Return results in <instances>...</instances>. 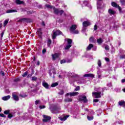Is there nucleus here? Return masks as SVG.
Here are the masks:
<instances>
[{
	"label": "nucleus",
	"mask_w": 125,
	"mask_h": 125,
	"mask_svg": "<svg viewBox=\"0 0 125 125\" xmlns=\"http://www.w3.org/2000/svg\"><path fill=\"white\" fill-rule=\"evenodd\" d=\"M50 109L53 114H58V113H59V111L61 110V108L60 106H54L53 107H51Z\"/></svg>",
	"instance_id": "obj_1"
},
{
	"label": "nucleus",
	"mask_w": 125,
	"mask_h": 125,
	"mask_svg": "<svg viewBox=\"0 0 125 125\" xmlns=\"http://www.w3.org/2000/svg\"><path fill=\"white\" fill-rule=\"evenodd\" d=\"M62 32L60 30H53L52 35L53 40H55L57 36H59V35H62Z\"/></svg>",
	"instance_id": "obj_2"
},
{
	"label": "nucleus",
	"mask_w": 125,
	"mask_h": 125,
	"mask_svg": "<svg viewBox=\"0 0 125 125\" xmlns=\"http://www.w3.org/2000/svg\"><path fill=\"white\" fill-rule=\"evenodd\" d=\"M54 10V14H56V15H62L63 13H64V11L62 10H59L55 7L53 8Z\"/></svg>",
	"instance_id": "obj_3"
},
{
	"label": "nucleus",
	"mask_w": 125,
	"mask_h": 125,
	"mask_svg": "<svg viewBox=\"0 0 125 125\" xmlns=\"http://www.w3.org/2000/svg\"><path fill=\"white\" fill-rule=\"evenodd\" d=\"M96 91H98V92H93L92 93V96L94 98H101V92H99V90H96V89H95Z\"/></svg>",
	"instance_id": "obj_4"
},
{
	"label": "nucleus",
	"mask_w": 125,
	"mask_h": 125,
	"mask_svg": "<svg viewBox=\"0 0 125 125\" xmlns=\"http://www.w3.org/2000/svg\"><path fill=\"white\" fill-rule=\"evenodd\" d=\"M17 22H25L26 23H32L33 22V21L30 19H27V18H22L19 20Z\"/></svg>",
	"instance_id": "obj_5"
},
{
	"label": "nucleus",
	"mask_w": 125,
	"mask_h": 125,
	"mask_svg": "<svg viewBox=\"0 0 125 125\" xmlns=\"http://www.w3.org/2000/svg\"><path fill=\"white\" fill-rule=\"evenodd\" d=\"M52 59L53 61H55L56 59H58L59 58V56H60V54L58 53H55L54 54H52L51 55Z\"/></svg>",
	"instance_id": "obj_6"
},
{
	"label": "nucleus",
	"mask_w": 125,
	"mask_h": 125,
	"mask_svg": "<svg viewBox=\"0 0 125 125\" xmlns=\"http://www.w3.org/2000/svg\"><path fill=\"white\" fill-rule=\"evenodd\" d=\"M42 117L43 118V119H42V121L44 123H46L47 122H49V121H50V120H51V117L50 116H47L45 115H43Z\"/></svg>",
	"instance_id": "obj_7"
},
{
	"label": "nucleus",
	"mask_w": 125,
	"mask_h": 125,
	"mask_svg": "<svg viewBox=\"0 0 125 125\" xmlns=\"http://www.w3.org/2000/svg\"><path fill=\"white\" fill-rule=\"evenodd\" d=\"M79 101H83L84 103H86L88 101L85 96H80L79 98Z\"/></svg>",
	"instance_id": "obj_8"
},
{
	"label": "nucleus",
	"mask_w": 125,
	"mask_h": 125,
	"mask_svg": "<svg viewBox=\"0 0 125 125\" xmlns=\"http://www.w3.org/2000/svg\"><path fill=\"white\" fill-rule=\"evenodd\" d=\"M97 9H102V0H97Z\"/></svg>",
	"instance_id": "obj_9"
},
{
	"label": "nucleus",
	"mask_w": 125,
	"mask_h": 125,
	"mask_svg": "<svg viewBox=\"0 0 125 125\" xmlns=\"http://www.w3.org/2000/svg\"><path fill=\"white\" fill-rule=\"evenodd\" d=\"M111 4L112 6H113V7H115L116 8H118L119 11H121V10H122V8H121V7H120V6H119V5L116 4V2H111Z\"/></svg>",
	"instance_id": "obj_10"
},
{
	"label": "nucleus",
	"mask_w": 125,
	"mask_h": 125,
	"mask_svg": "<svg viewBox=\"0 0 125 125\" xmlns=\"http://www.w3.org/2000/svg\"><path fill=\"white\" fill-rule=\"evenodd\" d=\"M69 117H70V115H67L66 116H62L59 117V120H60V121H62V122H64L66 121V120H67V119H68Z\"/></svg>",
	"instance_id": "obj_11"
},
{
	"label": "nucleus",
	"mask_w": 125,
	"mask_h": 125,
	"mask_svg": "<svg viewBox=\"0 0 125 125\" xmlns=\"http://www.w3.org/2000/svg\"><path fill=\"white\" fill-rule=\"evenodd\" d=\"M83 27H88L90 26V22L88 21H84L83 22Z\"/></svg>",
	"instance_id": "obj_12"
},
{
	"label": "nucleus",
	"mask_w": 125,
	"mask_h": 125,
	"mask_svg": "<svg viewBox=\"0 0 125 125\" xmlns=\"http://www.w3.org/2000/svg\"><path fill=\"white\" fill-rule=\"evenodd\" d=\"M68 76H69L71 78H79L80 77L79 75L76 74L75 73H69L68 74Z\"/></svg>",
	"instance_id": "obj_13"
},
{
	"label": "nucleus",
	"mask_w": 125,
	"mask_h": 125,
	"mask_svg": "<svg viewBox=\"0 0 125 125\" xmlns=\"http://www.w3.org/2000/svg\"><path fill=\"white\" fill-rule=\"evenodd\" d=\"M42 85L46 89H48L49 88V85H48V83H47L45 81H43L42 83Z\"/></svg>",
	"instance_id": "obj_14"
},
{
	"label": "nucleus",
	"mask_w": 125,
	"mask_h": 125,
	"mask_svg": "<svg viewBox=\"0 0 125 125\" xmlns=\"http://www.w3.org/2000/svg\"><path fill=\"white\" fill-rule=\"evenodd\" d=\"M83 77H87V78H94V75L93 74L89 73L84 74Z\"/></svg>",
	"instance_id": "obj_15"
},
{
	"label": "nucleus",
	"mask_w": 125,
	"mask_h": 125,
	"mask_svg": "<svg viewBox=\"0 0 125 125\" xmlns=\"http://www.w3.org/2000/svg\"><path fill=\"white\" fill-rule=\"evenodd\" d=\"M33 6H35V7H38V8H42V6L41 4H39V3L37 2H34L33 3Z\"/></svg>",
	"instance_id": "obj_16"
},
{
	"label": "nucleus",
	"mask_w": 125,
	"mask_h": 125,
	"mask_svg": "<svg viewBox=\"0 0 125 125\" xmlns=\"http://www.w3.org/2000/svg\"><path fill=\"white\" fill-rule=\"evenodd\" d=\"M71 63L72 62V60H67V61H65V60H62L61 61V64H64V63Z\"/></svg>",
	"instance_id": "obj_17"
},
{
	"label": "nucleus",
	"mask_w": 125,
	"mask_h": 125,
	"mask_svg": "<svg viewBox=\"0 0 125 125\" xmlns=\"http://www.w3.org/2000/svg\"><path fill=\"white\" fill-rule=\"evenodd\" d=\"M76 29H77V25H72L70 27V31L71 32H74V31H75V30H76Z\"/></svg>",
	"instance_id": "obj_18"
},
{
	"label": "nucleus",
	"mask_w": 125,
	"mask_h": 125,
	"mask_svg": "<svg viewBox=\"0 0 125 125\" xmlns=\"http://www.w3.org/2000/svg\"><path fill=\"white\" fill-rule=\"evenodd\" d=\"M37 33L40 38H42V28L38 29Z\"/></svg>",
	"instance_id": "obj_19"
},
{
	"label": "nucleus",
	"mask_w": 125,
	"mask_h": 125,
	"mask_svg": "<svg viewBox=\"0 0 125 125\" xmlns=\"http://www.w3.org/2000/svg\"><path fill=\"white\" fill-rule=\"evenodd\" d=\"M118 105L119 106H122L123 107H125V102L124 101H121L118 102Z\"/></svg>",
	"instance_id": "obj_20"
},
{
	"label": "nucleus",
	"mask_w": 125,
	"mask_h": 125,
	"mask_svg": "<svg viewBox=\"0 0 125 125\" xmlns=\"http://www.w3.org/2000/svg\"><path fill=\"white\" fill-rule=\"evenodd\" d=\"M14 12H17V10L9 9L6 11V13H13Z\"/></svg>",
	"instance_id": "obj_21"
},
{
	"label": "nucleus",
	"mask_w": 125,
	"mask_h": 125,
	"mask_svg": "<svg viewBox=\"0 0 125 125\" xmlns=\"http://www.w3.org/2000/svg\"><path fill=\"white\" fill-rule=\"evenodd\" d=\"M108 13H109L110 15H114L116 14V12H115V11L113 10L112 9H109L108 10Z\"/></svg>",
	"instance_id": "obj_22"
},
{
	"label": "nucleus",
	"mask_w": 125,
	"mask_h": 125,
	"mask_svg": "<svg viewBox=\"0 0 125 125\" xmlns=\"http://www.w3.org/2000/svg\"><path fill=\"white\" fill-rule=\"evenodd\" d=\"M2 99L4 101H6L7 100H8L9 99H10V95H8V96H6L3 97L2 98Z\"/></svg>",
	"instance_id": "obj_23"
},
{
	"label": "nucleus",
	"mask_w": 125,
	"mask_h": 125,
	"mask_svg": "<svg viewBox=\"0 0 125 125\" xmlns=\"http://www.w3.org/2000/svg\"><path fill=\"white\" fill-rule=\"evenodd\" d=\"M79 92H70L69 93V96H76L77 95H78Z\"/></svg>",
	"instance_id": "obj_24"
},
{
	"label": "nucleus",
	"mask_w": 125,
	"mask_h": 125,
	"mask_svg": "<svg viewBox=\"0 0 125 125\" xmlns=\"http://www.w3.org/2000/svg\"><path fill=\"white\" fill-rule=\"evenodd\" d=\"M13 98L14 99V100H15V101H19V97H18V96H17V95H13Z\"/></svg>",
	"instance_id": "obj_25"
},
{
	"label": "nucleus",
	"mask_w": 125,
	"mask_h": 125,
	"mask_svg": "<svg viewBox=\"0 0 125 125\" xmlns=\"http://www.w3.org/2000/svg\"><path fill=\"white\" fill-rule=\"evenodd\" d=\"M15 2L17 4H23L24 3V1L20 0H16Z\"/></svg>",
	"instance_id": "obj_26"
},
{
	"label": "nucleus",
	"mask_w": 125,
	"mask_h": 125,
	"mask_svg": "<svg viewBox=\"0 0 125 125\" xmlns=\"http://www.w3.org/2000/svg\"><path fill=\"white\" fill-rule=\"evenodd\" d=\"M97 42H98L99 44H101V43L103 42V40H102V38H99L97 40Z\"/></svg>",
	"instance_id": "obj_27"
},
{
	"label": "nucleus",
	"mask_w": 125,
	"mask_h": 125,
	"mask_svg": "<svg viewBox=\"0 0 125 125\" xmlns=\"http://www.w3.org/2000/svg\"><path fill=\"white\" fill-rule=\"evenodd\" d=\"M97 75H98V79H101V71H100V69H99L97 71Z\"/></svg>",
	"instance_id": "obj_28"
},
{
	"label": "nucleus",
	"mask_w": 125,
	"mask_h": 125,
	"mask_svg": "<svg viewBox=\"0 0 125 125\" xmlns=\"http://www.w3.org/2000/svg\"><path fill=\"white\" fill-rule=\"evenodd\" d=\"M93 47V45L92 44H90L87 47V50H90L91 48Z\"/></svg>",
	"instance_id": "obj_29"
},
{
	"label": "nucleus",
	"mask_w": 125,
	"mask_h": 125,
	"mask_svg": "<svg viewBox=\"0 0 125 125\" xmlns=\"http://www.w3.org/2000/svg\"><path fill=\"white\" fill-rule=\"evenodd\" d=\"M65 102H72L73 100L71 98H67L64 100Z\"/></svg>",
	"instance_id": "obj_30"
},
{
	"label": "nucleus",
	"mask_w": 125,
	"mask_h": 125,
	"mask_svg": "<svg viewBox=\"0 0 125 125\" xmlns=\"http://www.w3.org/2000/svg\"><path fill=\"white\" fill-rule=\"evenodd\" d=\"M87 118L88 121H92V120H93V116H90L89 115H88L87 116Z\"/></svg>",
	"instance_id": "obj_31"
},
{
	"label": "nucleus",
	"mask_w": 125,
	"mask_h": 125,
	"mask_svg": "<svg viewBox=\"0 0 125 125\" xmlns=\"http://www.w3.org/2000/svg\"><path fill=\"white\" fill-rule=\"evenodd\" d=\"M87 4H88L87 1H84L82 4V6H87Z\"/></svg>",
	"instance_id": "obj_32"
},
{
	"label": "nucleus",
	"mask_w": 125,
	"mask_h": 125,
	"mask_svg": "<svg viewBox=\"0 0 125 125\" xmlns=\"http://www.w3.org/2000/svg\"><path fill=\"white\" fill-rule=\"evenodd\" d=\"M78 83H84V79H83L78 82Z\"/></svg>",
	"instance_id": "obj_33"
},
{
	"label": "nucleus",
	"mask_w": 125,
	"mask_h": 125,
	"mask_svg": "<svg viewBox=\"0 0 125 125\" xmlns=\"http://www.w3.org/2000/svg\"><path fill=\"white\" fill-rule=\"evenodd\" d=\"M13 117V113L10 112L9 113V114L8 115V118L9 119H11V118H12Z\"/></svg>",
	"instance_id": "obj_34"
},
{
	"label": "nucleus",
	"mask_w": 125,
	"mask_h": 125,
	"mask_svg": "<svg viewBox=\"0 0 125 125\" xmlns=\"http://www.w3.org/2000/svg\"><path fill=\"white\" fill-rule=\"evenodd\" d=\"M45 6L46 7H47V8H50V9H51L52 8H53V7L52 6H51L50 5H49V4H45Z\"/></svg>",
	"instance_id": "obj_35"
},
{
	"label": "nucleus",
	"mask_w": 125,
	"mask_h": 125,
	"mask_svg": "<svg viewBox=\"0 0 125 125\" xmlns=\"http://www.w3.org/2000/svg\"><path fill=\"white\" fill-rule=\"evenodd\" d=\"M51 40L48 39L47 41V46H50V44H51Z\"/></svg>",
	"instance_id": "obj_36"
},
{
	"label": "nucleus",
	"mask_w": 125,
	"mask_h": 125,
	"mask_svg": "<svg viewBox=\"0 0 125 125\" xmlns=\"http://www.w3.org/2000/svg\"><path fill=\"white\" fill-rule=\"evenodd\" d=\"M57 85H58V83H55L51 84V87H55V86H57Z\"/></svg>",
	"instance_id": "obj_37"
},
{
	"label": "nucleus",
	"mask_w": 125,
	"mask_h": 125,
	"mask_svg": "<svg viewBox=\"0 0 125 125\" xmlns=\"http://www.w3.org/2000/svg\"><path fill=\"white\" fill-rule=\"evenodd\" d=\"M28 74H29V72H28V71H26L22 74V77H23V78H25V77H27V76L28 75Z\"/></svg>",
	"instance_id": "obj_38"
},
{
	"label": "nucleus",
	"mask_w": 125,
	"mask_h": 125,
	"mask_svg": "<svg viewBox=\"0 0 125 125\" xmlns=\"http://www.w3.org/2000/svg\"><path fill=\"white\" fill-rule=\"evenodd\" d=\"M67 43H68V44H72V41L71 39H67Z\"/></svg>",
	"instance_id": "obj_39"
},
{
	"label": "nucleus",
	"mask_w": 125,
	"mask_h": 125,
	"mask_svg": "<svg viewBox=\"0 0 125 125\" xmlns=\"http://www.w3.org/2000/svg\"><path fill=\"white\" fill-rule=\"evenodd\" d=\"M72 46V45L71 44H68L65 47V49L66 50H67V49H69V48H70V47H71Z\"/></svg>",
	"instance_id": "obj_40"
},
{
	"label": "nucleus",
	"mask_w": 125,
	"mask_h": 125,
	"mask_svg": "<svg viewBox=\"0 0 125 125\" xmlns=\"http://www.w3.org/2000/svg\"><path fill=\"white\" fill-rule=\"evenodd\" d=\"M10 113V110H5L4 111V114H5V115H9Z\"/></svg>",
	"instance_id": "obj_41"
},
{
	"label": "nucleus",
	"mask_w": 125,
	"mask_h": 125,
	"mask_svg": "<svg viewBox=\"0 0 125 125\" xmlns=\"http://www.w3.org/2000/svg\"><path fill=\"white\" fill-rule=\"evenodd\" d=\"M85 31H86V27L83 26V28H82L83 33H85Z\"/></svg>",
	"instance_id": "obj_42"
},
{
	"label": "nucleus",
	"mask_w": 125,
	"mask_h": 125,
	"mask_svg": "<svg viewBox=\"0 0 125 125\" xmlns=\"http://www.w3.org/2000/svg\"><path fill=\"white\" fill-rule=\"evenodd\" d=\"M90 42H94V39H93V37H91L89 39Z\"/></svg>",
	"instance_id": "obj_43"
},
{
	"label": "nucleus",
	"mask_w": 125,
	"mask_h": 125,
	"mask_svg": "<svg viewBox=\"0 0 125 125\" xmlns=\"http://www.w3.org/2000/svg\"><path fill=\"white\" fill-rule=\"evenodd\" d=\"M14 82H15V83H17L18 82H20V78H15L14 80Z\"/></svg>",
	"instance_id": "obj_44"
},
{
	"label": "nucleus",
	"mask_w": 125,
	"mask_h": 125,
	"mask_svg": "<svg viewBox=\"0 0 125 125\" xmlns=\"http://www.w3.org/2000/svg\"><path fill=\"white\" fill-rule=\"evenodd\" d=\"M71 33L72 34H75L76 35H77V34H79V31L78 30H73V31L71 32Z\"/></svg>",
	"instance_id": "obj_45"
},
{
	"label": "nucleus",
	"mask_w": 125,
	"mask_h": 125,
	"mask_svg": "<svg viewBox=\"0 0 125 125\" xmlns=\"http://www.w3.org/2000/svg\"><path fill=\"white\" fill-rule=\"evenodd\" d=\"M58 94L60 95H63V94H64V91L63 90H61L59 93Z\"/></svg>",
	"instance_id": "obj_46"
},
{
	"label": "nucleus",
	"mask_w": 125,
	"mask_h": 125,
	"mask_svg": "<svg viewBox=\"0 0 125 125\" xmlns=\"http://www.w3.org/2000/svg\"><path fill=\"white\" fill-rule=\"evenodd\" d=\"M120 1L122 5H125V0H120Z\"/></svg>",
	"instance_id": "obj_47"
},
{
	"label": "nucleus",
	"mask_w": 125,
	"mask_h": 125,
	"mask_svg": "<svg viewBox=\"0 0 125 125\" xmlns=\"http://www.w3.org/2000/svg\"><path fill=\"white\" fill-rule=\"evenodd\" d=\"M101 61H100V60H99L98 61V65L99 66V67H101Z\"/></svg>",
	"instance_id": "obj_48"
},
{
	"label": "nucleus",
	"mask_w": 125,
	"mask_h": 125,
	"mask_svg": "<svg viewBox=\"0 0 125 125\" xmlns=\"http://www.w3.org/2000/svg\"><path fill=\"white\" fill-rule=\"evenodd\" d=\"M104 48L105 50H109L110 49V48H109V45H105Z\"/></svg>",
	"instance_id": "obj_49"
},
{
	"label": "nucleus",
	"mask_w": 125,
	"mask_h": 125,
	"mask_svg": "<svg viewBox=\"0 0 125 125\" xmlns=\"http://www.w3.org/2000/svg\"><path fill=\"white\" fill-rule=\"evenodd\" d=\"M7 23H8V20H6L4 21V26H6V25H7Z\"/></svg>",
	"instance_id": "obj_50"
},
{
	"label": "nucleus",
	"mask_w": 125,
	"mask_h": 125,
	"mask_svg": "<svg viewBox=\"0 0 125 125\" xmlns=\"http://www.w3.org/2000/svg\"><path fill=\"white\" fill-rule=\"evenodd\" d=\"M97 113H98V114H100H100H101V113H102V110H101V109H99V110H97Z\"/></svg>",
	"instance_id": "obj_51"
},
{
	"label": "nucleus",
	"mask_w": 125,
	"mask_h": 125,
	"mask_svg": "<svg viewBox=\"0 0 125 125\" xmlns=\"http://www.w3.org/2000/svg\"><path fill=\"white\" fill-rule=\"evenodd\" d=\"M80 86H77L75 89H74V91H78V90H80Z\"/></svg>",
	"instance_id": "obj_52"
},
{
	"label": "nucleus",
	"mask_w": 125,
	"mask_h": 125,
	"mask_svg": "<svg viewBox=\"0 0 125 125\" xmlns=\"http://www.w3.org/2000/svg\"><path fill=\"white\" fill-rule=\"evenodd\" d=\"M40 109H44V108H45V105H40L39 106Z\"/></svg>",
	"instance_id": "obj_53"
},
{
	"label": "nucleus",
	"mask_w": 125,
	"mask_h": 125,
	"mask_svg": "<svg viewBox=\"0 0 125 125\" xmlns=\"http://www.w3.org/2000/svg\"><path fill=\"white\" fill-rule=\"evenodd\" d=\"M119 52L121 54H122V53H125V51H124L123 49H120V50H119Z\"/></svg>",
	"instance_id": "obj_54"
},
{
	"label": "nucleus",
	"mask_w": 125,
	"mask_h": 125,
	"mask_svg": "<svg viewBox=\"0 0 125 125\" xmlns=\"http://www.w3.org/2000/svg\"><path fill=\"white\" fill-rule=\"evenodd\" d=\"M32 81H37V77L36 76L32 77Z\"/></svg>",
	"instance_id": "obj_55"
},
{
	"label": "nucleus",
	"mask_w": 125,
	"mask_h": 125,
	"mask_svg": "<svg viewBox=\"0 0 125 125\" xmlns=\"http://www.w3.org/2000/svg\"><path fill=\"white\" fill-rule=\"evenodd\" d=\"M40 102H41V101H40V100L36 101H35V105H38V104H39Z\"/></svg>",
	"instance_id": "obj_56"
},
{
	"label": "nucleus",
	"mask_w": 125,
	"mask_h": 125,
	"mask_svg": "<svg viewBox=\"0 0 125 125\" xmlns=\"http://www.w3.org/2000/svg\"><path fill=\"white\" fill-rule=\"evenodd\" d=\"M0 75H1V76H5L4 72L2 71H1L0 72Z\"/></svg>",
	"instance_id": "obj_57"
},
{
	"label": "nucleus",
	"mask_w": 125,
	"mask_h": 125,
	"mask_svg": "<svg viewBox=\"0 0 125 125\" xmlns=\"http://www.w3.org/2000/svg\"><path fill=\"white\" fill-rule=\"evenodd\" d=\"M118 123L119 125H123V124H124V122L122 121H118Z\"/></svg>",
	"instance_id": "obj_58"
},
{
	"label": "nucleus",
	"mask_w": 125,
	"mask_h": 125,
	"mask_svg": "<svg viewBox=\"0 0 125 125\" xmlns=\"http://www.w3.org/2000/svg\"><path fill=\"white\" fill-rule=\"evenodd\" d=\"M121 59H124L125 58V55H123L122 56H120Z\"/></svg>",
	"instance_id": "obj_59"
},
{
	"label": "nucleus",
	"mask_w": 125,
	"mask_h": 125,
	"mask_svg": "<svg viewBox=\"0 0 125 125\" xmlns=\"http://www.w3.org/2000/svg\"><path fill=\"white\" fill-rule=\"evenodd\" d=\"M99 101V100L95 99L93 100V102H95V103L98 102Z\"/></svg>",
	"instance_id": "obj_60"
},
{
	"label": "nucleus",
	"mask_w": 125,
	"mask_h": 125,
	"mask_svg": "<svg viewBox=\"0 0 125 125\" xmlns=\"http://www.w3.org/2000/svg\"><path fill=\"white\" fill-rule=\"evenodd\" d=\"M0 117H2V118H5L6 116L3 114H0Z\"/></svg>",
	"instance_id": "obj_61"
},
{
	"label": "nucleus",
	"mask_w": 125,
	"mask_h": 125,
	"mask_svg": "<svg viewBox=\"0 0 125 125\" xmlns=\"http://www.w3.org/2000/svg\"><path fill=\"white\" fill-rule=\"evenodd\" d=\"M33 73L29 74L27 75V78H31V77H32V76H33Z\"/></svg>",
	"instance_id": "obj_62"
},
{
	"label": "nucleus",
	"mask_w": 125,
	"mask_h": 125,
	"mask_svg": "<svg viewBox=\"0 0 125 125\" xmlns=\"http://www.w3.org/2000/svg\"><path fill=\"white\" fill-rule=\"evenodd\" d=\"M94 31H96V30H97V25H94Z\"/></svg>",
	"instance_id": "obj_63"
},
{
	"label": "nucleus",
	"mask_w": 125,
	"mask_h": 125,
	"mask_svg": "<svg viewBox=\"0 0 125 125\" xmlns=\"http://www.w3.org/2000/svg\"><path fill=\"white\" fill-rule=\"evenodd\" d=\"M35 125H41V123L40 122V121H37L36 122Z\"/></svg>",
	"instance_id": "obj_64"
}]
</instances>
